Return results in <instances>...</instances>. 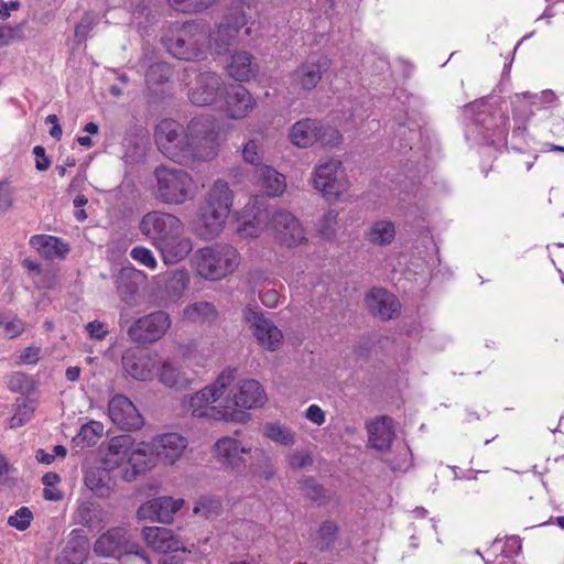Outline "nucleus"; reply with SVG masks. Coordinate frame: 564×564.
I'll use <instances>...</instances> for the list:
<instances>
[{
    "label": "nucleus",
    "instance_id": "e2e57ef3",
    "mask_svg": "<svg viewBox=\"0 0 564 564\" xmlns=\"http://www.w3.org/2000/svg\"><path fill=\"white\" fill-rule=\"evenodd\" d=\"M301 490L312 500H317L322 496L323 488L316 485L312 479H304L300 482Z\"/></svg>",
    "mask_w": 564,
    "mask_h": 564
},
{
    "label": "nucleus",
    "instance_id": "72a5a7b5",
    "mask_svg": "<svg viewBox=\"0 0 564 564\" xmlns=\"http://www.w3.org/2000/svg\"><path fill=\"white\" fill-rule=\"evenodd\" d=\"M132 451V436L122 434L109 440L104 463L108 468H117L128 463L129 453Z\"/></svg>",
    "mask_w": 564,
    "mask_h": 564
},
{
    "label": "nucleus",
    "instance_id": "2f4dec72",
    "mask_svg": "<svg viewBox=\"0 0 564 564\" xmlns=\"http://www.w3.org/2000/svg\"><path fill=\"white\" fill-rule=\"evenodd\" d=\"M245 213L246 216L252 217L245 219L238 228L239 235L243 238L259 237L271 224V214L267 208L247 206Z\"/></svg>",
    "mask_w": 564,
    "mask_h": 564
},
{
    "label": "nucleus",
    "instance_id": "680f3d73",
    "mask_svg": "<svg viewBox=\"0 0 564 564\" xmlns=\"http://www.w3.org/2000/svg\"><path fill=\"white\" fill-rule=\"evenodd\" d=\"M304 417L313 424L321 426L326 421V414L317 404H311L304 412Z\"/></svg>",
    "mask_w": 564,
    "mask_h": 564
},
{
    "label": "nucleus",
    "instance_id": "6e6d98bb",
    "mask_svg": "<svg viewBox=\"0 0 564 564\" xmlns=\"http://www.w3.org/2000/svg\"><path fill=\"white\" fill-rule=\"evenodd\" d=\"M104 434V425L100 422L91 421L80 429L79 436L87 445H95Z\"/></svg>",
    "mask_w": 564,
    "mask_h": 564
},
{
    "label": "nucleus",
    "instance_id": "864d4df0",
    "mask_svg": "<svg viewBox=\"0 0 564 564\" xmlns=\"http://www.w3.org/2000/svg\"><path fill=\"white\" fill-rule=\"evenodd\" d=\"M32 519V511L28 507H21L8 518V525L24 531L30 527Z\"/></svg>",
    "mask_w": 564,
    "mask_h": 564
},
{
    "label": "nucleus",
    "instance_id": "0eeeda50",
    "mask_svg": "<svg viewBox=\"0 0 564 564\" xmlns=\"http://www.w3.org/2000/svg\"><path fill=\"white\" fill-rule=\"evenodd\" d=\"M94 551L101 556L134 554L140 556L145 564H152L142 547L131 541V535L126 527H115L102 533L95 542Z\"/></svg>",
    "mask_w": 564,
    "mask_h": 564
},
{
    "label": "nucleus",
    "instance_id": "a211bd4d",
    "mask_svg": "<svg viewBox=\"0 0 564 564\" xmlns=\"http://www.w3.org/2000/svg\"><path fill=\"white\" fill-rule=\"evenodd\" d=\"M158 365L155 352L142 350H127L122 356L124 371L133 379L149 381L153 378Z\"/></svg>",
    "mask_w": 564,
    "mask_h": 564
},
{
    "label": "nucleus",
    "instance_id": "9d476101",
    "mask_svg": "<svg viewBox=\"0 0 564 564\" xmlns=\"http://www.w3.org/2000/svg\"><path fill=\"white\" fill-rule=\"evenodd\" d=\"M271 228L274 239L281 246L293 248L306 241V231L300 219L285 209L271 215Z\"/></svg>",
    "mask_w": 564,
    "mask_h": 564
},
{
    "label": "nucleus",
    "instance_id": "20e7f679",
    "mask_svg": "<svg viewBox=\"0 0 564 564\" xmlns=\"http://www.w3.org/2000/svg\"><path fill=\"white\" fill-rule=\"evenodd\" d=\"M158 198L165 204L181 205L196 195L192 175L181 169L161 165L154 171Z\"/></svg>",
    "mask_w": 564,
    "mask_h": 564
},
{
    "label": "nucleus",
    "instance_id": "393cba45",
    "mask_svg": "<svg viewBox=\"0 0 564 564\" xmlns=\"http://www.w3.org/2000/svg\"><path fill=\"white\" fill-rule=\"evenodd\" d=\"M128 465L131 470H126L123 478L131 481L137 475L143 474L156 464L155 455H153L150 442L135 443L132 437V451L129 453Z\"/></svg>",
    "mask_w": 564,
    "mask_h": 564
},
{
    "label": "nucleus",
    "instance_id": "58836bf2",
    "mask_svg": "<svg viewBox=\"0 0 564 564\" xmlns=\"http://www.w3.org/2000/svg\"><path fill=\"white\" fill-rule=\"evenodd\" d=\"M62 554L68 564H82L88 554L87 539L83 535H70Z\"/></svg>",
    "mask_w": 564,
    "mask_h": 564
},
{
    "label": "nucleus",
    "instance_id": "bf43d9fd",
    "mask_svg": "<svg viewBox=\"0 0 564 564\" xmlns=\"http://www.w3.org/2000/svg\"><path fill=\"white\" fill-rule=\"evenodd\" d=\"M132 272H120V274L117 276V290L118 292L124 296V295H133L138 291V285L130 280V274Z\"/></svg>",
    "mask_w": 564,
    "mask_h": 564
},
{
    "label": "nucleus",
    "instance_id": "a19ab883",
    "mask_svg": "<svg viewBox=\"0 0 564 564\" xmlns=\"http://www.w3.org/2000/svg\"><path fill=\"white\" fill-rule=\"evenodd\" d=\"M263 435L283 446H292L295 444V432L280 422L265 423L263 426Z\"/></svg>",
    "mask_w": 564,
    "mask_h": 564
},
{
    "label": "nucleus",
    "instance_id": "13d9d810",
    "mask_svg": "<svg viewBox=\"0 0 564 564\" xmlns=\"http://www.w3.org/2000/svg\"><path fill=\"white\" fill-rule=\"evenodd\" d=\"M286 462L290 468L300 470L313 463L312 456L305 451H295L288 455Z\"/></svg>",
    "mask_w": 564,
    "mask_h": 564
},
{
    "label": "nucleus",
    "instance_id": "1a4fd4ad",
    "mask_svg": "<svg viewBox=\"0 0 564 564\" xmlns=\"http://www.w3.org/2000/svg\"><path fill=\"white\" fill-rule=\"evenodd\" d=\"M140 232L156 247L171 235L184 231L183 221L174 214L152 210L143 215L139 223Z\"/></svg>",
    "mask_w": 564,
    "mask_h": 564
},
{
    "label": "nucleus",
    "instance_id": "6e6552de",
    "mask_svg": "<svg viewBox=\"0 0 564 564\" xmlns=\"http://www.w3.org/2000/svg\"><path fill=\"white\" fill-rule=\"evenodd\" d=\"M243 319L258 345L267 351H276L283 343L282 330L262 311L248 306L243 310Z\"/></svg>",
    "mask_w": 564,
    "mask_h": 564
},
{
    "label": "nucleus",
    "instance_id": "4be33fe9",
    "mask_svg": "<svg viewBox=\"0 0 564 564\" xmlns=\"http://www.w3.org/2000/svg\"><path fill=\"white\" fill-rule=\"evenodd\" d=\"M142 538L147 545L155 552L167 553L187 551L186 547L182 545L180 538L167 528L147 527L142 530Z\"/></svg>",
    "mask_w": 564,
    "mask_h": 564
},
{
    "label": "nucleus",
    "instance_id": "c03bdc74",
    "mask_svg": "<svg viewBox=\"0 0 564 564\" xmlns=\"http://www.w3.org/2000/svg\"><path fill=\"white\" fill-rule=\"evenodd\" d=\"M101 475L108 477L107 473L89 471L85 476L86 486L98 497L106 498L111 492L108 481H105Z\"/></svg>",
    "mask_w": 564,
    "mask_h": 564
},
{
    "label": "nucleus",
    "instance_id": "5701e85b",
    "mask_svg": "<svg viewBox=\"0 0 564 564\" xmlns=\"http://www.w3.org/2000/svg\"><path fill=\"white\" fill-rule=\"evenodd\" d=\"M254 186L268 197H280L286 191V177L271 165L254 170Z\"/></svg>",
    "mask_w": 564,
    "mask_h": 564
},
{
    "label": "nucleus",
    "instance_id": "2eb2a0df",
    "mask_svg": "<svg viewBox=\"0 0 564 564\" xmlns=\"http://www.w3.org/2000/svg\"><path fill=\"white\" fill-rule=\"evenodd\" d=\"M108 415L115 425L124 431H135L144 424L137 406L123 394H116L109 400Z\"/></svg>",
    "mask_w": 564,
    "mask_h": 564
},
{
    "label": "nucleus",
    "instance_id": "473e14b6",
    "mask_svg": "<svg viewBox=\"0 0 564 564\" xmlns=\"http://www.w3.org/2000/svg\"><path fill=\"white\" fill-rule=\"evenodd\" d=\"M162 299L165 302L178 301L186 291L189 283V274L185 269H176L166 272L162 278Z\"/></svg>",
    "mask_w": 564,
    "mask_h": 564
},
{
    "label": "nucleus",
    "instance_id": "e433bc0d",
    "mask_svg": "<svg viewBox=\"0 0 564 564\" xmlns=\"http://www.w3.org/2000/svg\"><path fill=\"white\" fill-rule=\"evenodd\" d=\"M158 379L164 387L175 390H185L192 383L182 368L170 360H165L161 365Z\"/></svg>",
    "mask_w": 564,
    "mask_h": 564
},
{
    "label": "nucleus",
    "instance_id": "aec40b11",
    "mask_svg": "<svg viewBox=\"0 0 564 564\" xmlns=\"http://www.w3.org/2000/svg\"><path fill=\"white\" fill-rule=\"evenodd\" d=\"M250 452L251 447L243 446L239 440L229 436L219 438L214 445L217 460L230 469L240 468L245 464L242 455Z\"/></svg>",
    "mask_w": 564,
    "mask_h": 564
},
{
    "label": "nucleus",
    "instance_id": "f3484780",
    "mask_svg": "<svg viewBox=\"0 0 564 564\" xmlns=\"http://www.w3.org/2000/svg\"><path fill=\"white\" fill-rule=\"evenodd\" d=\"M187 444V440L178 433L160 434L150 442L156 462H162L165 465H173L177 462Z\"/></svg>",
    "mask_w": 564,
    "mask_h": 564
},
{
    "label": "nucleus",
    "instance_id": "79ce46f5",
    "mask_svg": "<svg viewBox=\"0 0 564 564\" xmlns=\"http://www.w3.org/2000/svg\"><path fill=\"white\" fill-rule=\"evenodd\" d=\"M338 217L339 212L334 208H329L317 220L315 228L317 235L322 239L330 241L336 237L338 229Z\"/></svg>",
    "mask_w": 564,
    "mask_h": 564
},
{
    "label": "nucleus",
    "instance_id": "49530a36",
    "mask_svg": "<svg viewBox=\"0 0 564 564\" xmlns=\"http://www.w3.org/2000/svg\"><path fill=\"white\" fill-rule=\"evenodd\" d=\"M171 7L183 13H198L210 8L216 0H167Z\"/></svg>",
    "mask_w": 564,
    "mask_h": 564
},
{
    "label": "nucleus",
    "instance_id": "f704fd0d",
    "mask_svg": "<svg viewBox=\"0 0 564 564\" xmlns=\"http://www.w3.org/2000/svg\"><path fill=\"white\" fill-rule=\"evenodd\" d=\"M234 193L224 180H216L207 191L202 205L230 214Z\"/></svg>",
    "mask_w": 564,
    "mask_h": 564
},
{
    "label": "nucleus",
    "instance_id": "09e8293b",
    "mask_svg": "<svg viewBox=\"0 0 564 564\" xmlns=\"http://www.w3.org/2000/svg\"><path fill=\"white\" fill-rule=\"evenodd\" d=\"M242 159L246 163L253 165L256 169L264 165L262 144L260 141L251 139L242 148Z\"/></svg>",
    "mask_w": 564,
    "mask_h": 564
},
{
    "label": "nucleus",
    "instance_id": "5fc2aeb1",
    "mask_svg": "<svg viewBox=\"0 0 564 564\" xmlns=\"http://www.w3.org/2000/svg\"><path fill=\"white\" fill-rule=\"evenodd\" d=\"M130 257L137 261L138 263L144 265L150 270H155L158 267V261L153 254V252L143 246H137L130 251Z\"/></svg>",
    "mask_w": 564,
    "mask_h": 564
},
{
    "label": "nucleus",
    "instance_id": "dca6fc26",
    "mask_svg": "<svg viewBox=\"0 0 564 564\" xmlns=\"http://www.w3.org/2000/svg\"><path fill=\"white\" fill-rule=\"evenodd\" d=\"M224 91V112L229 119L242 120L258 106L253 95L242 85H231Z\"/></svg>",
    "mask_w": 564,
    "mask_h": 564
},
{
    "label": "nucleus",
    "instance_id": "f03ea898",
    "mask_svg": "<svg viewBox=\"0 0 564 564\" xmlns=\"http://www.w3.org/2000/svg\"><path fill=\"white\" fill-rule=\"evenodd\" d=\"M236 368L224 369L216 380L181 400L182 410L195 419L234 422L224 395L235 381Z\"/></svg>",
    "mask_w": 564,
    "mask_h": 564
},
{
    "label": "nucleus",
    "instance_id": "412c9836",
    "mask_svg": "<svg viewBox=\"0 0 564 564\" xmlns=\"http://www.w3.org/2000/svg\"><path fill=\"white\" fill-rule=\"evenodd\" d=\"M365 302L369 312L382 319L398 317L401 308L397 296L379 288L370 290L366 295Z\"/></svg>",
    "mask_w": 564,
    "mask_h": 564
},
{
    "label": "nucleus",
    "instance_id": "a878e982",
    "mask_svg": "<svg viewBox=\"0 0 564 564\" xmlns=\"http://www.w3.org/2000/svg\"><path fill=\"white\" fill-rule=\"evenodd\" d=\"M366 429L368 432V446L378 452H386L390 448L394 438L392 419L389 416L376 417L367 423Z\"/></svg>",
    "mask_w": 564,
    "mask_h": 564
},
{
    "label": "nucleus",
    "instance_id": "bb28decb",
    "mask_svg": "<svg viewBox=\"0 0 564 564\" xmlns=\"http://www.w3.org/2000/svg\"><path fill=\"white\" fill-rule=\"evenodd\" d=\"M229 214L202 205L196 232L205 240H212L223 231Z\"/></svg>",
    "mask_w": 564,
    "mask_h": 564
},
{
    "label": "nucleus",
    "instance_id": "c85d7f7f",
    "mask_svg": "<svg viewBox=\"0 0 564 564\" xmlns=\"http://www.w3.org/2000/svg\"><path fill=\"white\" fill-rule=\"evenodd\" d=\"M74 521L88 530L99 531L105 528L108 522V512L90 501H82L78 503L74 514Z\"/></svg>",
    "mask_w": 564,
    "mask_h": 564
},
{
    "label": "nucleus",
    "instance_id": "4468645a",
    "mask_svg": "<svg viewBox=\"0 0 564 564\" xmlns=\"http://www.w3.org/2000/svg\"><path fill=\"white\" fill-rule=\"evenodd\" d=\"M184 503V499H175L170 496L150 499L139 507L137 518L139 520L170 524L173 522L175 513L182 509Z\"/></svg>",
    "mask_w": 564,
    "mask_h": 564
},
{
    "label": "nucleus",
    "instance_id": "4d7b16f0",
    "mask_svg": "<svg viewBox=\"0 0 564 564\" xmlns=\"http://www.w3.org/2000/svg\"><path fill=\"white\" fill-rule=\"evenodd\" d=\"M100 22L98 14L86 12L75 25L74 35H88L89 32Z\"/></svg>",
    "mask_w": 564,
    "mask_h": 564
},
{
    "label": "nucleus",
    "instance_id": "052dcab7",
    "mask_svg": "<svg viewBox=\"0 0 564 564\" xmlns=\"http://www.w3.org/2000/svg\"><path fill=\"white\" fill-rule=\"evenodd\" d=\"M15 474V468L9 463L8 458L0 453V485H9Z\"/></svg>",
    "mask_w": 564,
    "mask_h": 564
},
{
    "label": "nucleus",
    "instance_id": "8fccbe9b",
    "mask_svg": "<svg viewBox=\"0 0 564 564\" xmlns=\"http://www.w3.org/2000/svg\"><path fill=\"white\" fill-rule=\"evenodd\" d=\"M34 411V402L31 400H23L22 403L19 404L18 411L9 420L8 427L18 429L24 425L32 419Z\"/></svg>",
    "mask_w": 564,
    "mask_h": 564
},
{
    "label": "nucleus",
    "instance_id": "0e129e2a",
    "mask_svg": "<svg viewBox=\"0 0 564 564\" xmlns=\"http://www.w3.org/2000/svg\"><path fill=\"white\" fill-rule=\"evenodd\" d=\"M13 203L12 191L7 182H0V210H8Z\"/></svg>",
    "mask_w": 564,
    "mask_h": 564
},
{
    "label": "nucleus",
    "instance_id": "423d86ee",
    "mask_svg": "<svg viewBox=\"0 0 564 564\" xmlns=\"http://www.w3.org/2000/svg\"><path fill=\"white\" fill-rule=\"evenodd\" d=\"M267 393L262 384L256 379H242L237 381V371L235 381L224 395L225 404L228 410L234 412V421L243 416L240 410H253L262 408L267 402Z\"/></svg>",
    "mask_w": 564,
    "mask_h": 564
},
{
    "label": "nucleus",
    "instance_id": "774afa93",
    "mask_svg": "<svg viewBox=\"0 0 564 564\" xmlns=\"http://www.w3.org/2000/svg\"><path fill=\"white\" fill-rule=\"evenodd\" d=\"M33 154L36 158V161H35L36 170L46 171L51 165V161L45 155V149L42 145H36L33 148Z\"/></svg>",
    "mask_w": 564,
    "mask_h": 564
},
{
    "label": "nucleus",
    "instance_id": "c9c22d12",
    "mask_svg": "<svg viewBox=\"0 0 564 564\" xmlns=\"http://www.w3.org/2000/svg\"><path fill=\"white\" fill-rule=\"evenodd\" d=\"M228 75L237 82H249L253 78L259 67L253 63V57L248 52H236L231 55V61L227 65Z\"/></svg>",
    "mask_w": 564,
    "mask_h": 564
},
{
    "label": "nucleus",
    "instance_id": "f257e3e1",
    "mask_svg": "<svg viewBox=\"0 0 564 564\" xmlns=\"http://www.w3.org/2000/svg\"><path fill=\"white\" fill-rule=\"evenodd\" d=\"M154 141L159 151L177 164L208 162L218 154L219 124L210 115L194 117L186 127L173 119H162L155 126Z\"/></svg>",
    "mask_w": 564,
    "mask_h": 564
},
{
    "label": "nucleus",
    "instance_id": "c756f323",
    "mask_svg": "<svg viewBox=\"0 0 564 564\" xmlns=\"http://www.w3.org/2000/svg\"><path fill=\"white\" fill-rule=\"evenodd\" d=\"M29 243L39 254L47 260L64 259L69 252V245L59 237L51 235H34Z\"/></svg>",
    "mask_w": 564,
    "mask_h": 564
},
{
    "label": "nucleus",
    "instance_id": "69168bd1",
    "mask_svg": "<svg viewBox=\"0 0 564 564\" xmlns=\"http://www.w3.org/2000/svg\"><path fill=\"white\" fill-rule=\"evenodd\" d=\"M40 348L26 347L19 355V361L23 365H34L39 361Z\"/></svg>",
    "mask_w": 564,
    "mask_h": 564
},
{
    "label": "nucleus",
    "instance_id": "4c0bfd02",
    "mask_svg": "<svg viewBox=\"0 0 564 564\" xmlns=\"http://www.w3.org/2000/svg\"><path fill=\"white\" fill-rule=\"evenodd\" d=\"M397 230L393 221L379 219L373 221L365 231L366 240L373 246H389L395 239Z\"/></svg>",
    "mask_w": 564,
    "mask_h": 564
},
{
    "label": "nucleus",
    "instance_id": "37998d69",
    "mask_svg": "<svg viewBox=\"0 0 564 564\" xmlns=\"http://www.w3.org/2000/svg\"><path fill=\"white\" fill-rule=\"evenodd\" d=\"M172 76V68L165 62L150 64L145 73V82L149 88L156 89L166 83Z\"/></svg>",
    "mask_w": 564,
    "mask_h": 564
},
{
    "label": "nucleus",
    "instance_id": "f8f14e48",
    "mask_svg": "<svg viewBox=\"0 0 564 564\" xmlns=\"http://www.w3.org/2000/svg\"><path fill=\"white\" fill-rule=\"evenodd\" d=\"M258 0H236L224 12L220 21L217 23V35H236L245 32L249 35L250 11L256 9Z\"/></svg>",
    "mask_w": 564,
    "mask_h": 564
},
{
    "label": "nucleus",
    "instance_id": "338daca9",
    "mask_svg": "<svg viewBox=\"0 0 564 564\" xmlns=\"http://www.w3.org/2000/svg\"><path fill=\"white\" fill-rule=\"evenodd\" d=\"M258 452L260 453L262 462V467L261 470L259 471V475L264 479H271L275 474V469L271 463V458L264 451L259 449Z\"/></svg>",
    "mask_w": 564,
    "mask_h": 564
},
{
    "label": "nucleus",
    "instance_id": "de8ad7c7",
    "mask_svg": "<svg viewBox=\"0 0 564 564\" xmlns=\"http://www.w3.org/2000/svg\"><path fill=\"white\" fill-rule=\"evenodd\" d=\"M319 131L317 143L324 148H335L343 142V135L338 129L333 126L324 124L319 121Z\"/></svg>",
    "mask_w": 564,
    "mask_h": 564
},
{
    "label": "nucleus",
    "instance_id": "3c124183",
    "mask_svg": "<svg viewBox=\"0 0 564 564\" xmlns=\"http://www.w3.org/2000/svg\"><path fill=\"white\" fill-rule=\"evenodd\" d=\"M337 530L338 528L335 522H323L317 532L316 546L322 551L328 549L336 539Z\"/></svg>",
    "mask_w": 564,
    "mask_h": 564
},
{
    "label": "nucleus",
    "instance_id": "7c9ffc66",
    "mask_svg": "<svg viewBox=\"0 0 564 564\" xmlns=\"http://www.w3.org/2000/svg\"><path fill=\"white\" fill-rule=\"evenodd\" d=\"M319 121L305 118L296 121L289 130L290 142L300 149H306L317 143Z\"/></svg>",
    "mask_w": 564,
    "mask_h": 564
},
{
    "label": "nucleus",
    "instance_id": "cd10ccee",
    "mask_svg": "<svg viewBox=\"0 0 564 564\" xmlns=\"http://www.w3.org/2000/svg\"><path fill=\"white\" fill-rule=\"evenodd\" d=\"M166 51L175 58L194 61L202 58L205 51L197 37H161Z\"/></svg>",
    "mask_w": 564,
    "mask_h": 564
},
{
    "label": "nucleus",
    "instance_id": "9b49d317",
    "mask_svg": "<svg viewBox=\"0 0 564 564\" xmlns=\"http://www.w3.org/2000/svg\"><path fill=\"white\" fill-rule=\"evenodd\" d=\"M170 327V315L164 311H156L135 321L129 327L128 335L137 343H153L161 339Z\"/></svg>",
    "mask_w": 564,
    "mask_h": 564
},
{
    "label": "nucleus",
    "instance_id": "603ef678",
    "mask_svg": "<svg viewBox=\"0 0 564 564\" xmlns=\"http://www.w3.org/2000/svg\"><path fill=\"white\" fill-rule=\"evenodd\" d=\"M0 325L3 327L4 333L9 338H15L25 330L24 322L13 315H0Z\"/></svg>",
    "mask_w": 564,
    "mask_h": 564
},
{
    "label": "nucleus",
    "instance_id": "6ab92c4d",
    "mask_svg": "<svg viewBox=\"0 0 564 564\" xmlns=\"http://www.w3.org/2000/svg\"><path fill=\"white\" fill-rule=\"evenodd\" d=\"M329 66L330 61L324 56L307 61L291 74V84L297 89L312 90L318 85Z\"/></svg>",
    "mask_w": 564,
    "mask_h": 564
},
{
    "label": "nucleus",
    "instance_id": "ddd939ff",
    "mask_svg": "<svg viewBox=\"0 0 564 564\" xmlns=\"http://www.w3.org/2000/svg\"><path fill=\"white\" fill-rule=\"evenodd\" d=\"M225 90V82L214 72H203L196 75L188 88V99L197 107L213 105Z\"/></svg>",
    "mask_w": 564,
    "mask_h": 564
},
{
    "label": "nucleus",
    "instance_id": "7ed1b4c3",
    "mask_svg": "<svg viewBox=\"0 0 564 564\" xmlns=\"http://www.w3.org/2000/svg\"><path fill=\"white\" fill-rule=\"evenodd\" d=\"M240 259L234 246L215 243L196 250L191 262L195 273L200 278L219 281L237 270Z\"/></svg>",
    "mask_w": 564,
    "mask_h": 564
},
{
    "label": "nucleus",
    "instance_id": "39448f33",
    "mask_svg": "<svg viewBox=\"0 0 564 564\" xmlns=\"http://www.w3.org/2000/svg\"><path fill=\"white\" fill-rule=\"evenodd\" d=\"M312 184L328 200L340 199L350 187L343 162L337 159L318 163L312 173Z\"/></svg>",
    "mask_w": 564,
    "mask_h": 564
},
{
    "label": "nucleus",
    "instance_id": "a18cd8bd",
    "mask_svg": "<svg viewBox=\"0 0 564 564\" xmlns=\"http://www.w3.org/2000/svg\"><path fill=\"white\" fill-rule=\"evenodd\" d=\"M223 503L219 499L204 496L200 497L193 509L195 514H199L206 519L218 516L221 511Z\"/></svg>",
    "mask_w": 564,
    "mask_h": 564
},
{
    "label": "nucleus",
    "instance_id": "b1692460",
    "mask_svg": "<svg viewBox=\"0 0 564 564\" xmlns=\"http://www.w3.org/2000/svg\"><path fill=\"white\" fill-rule=\"evenodd\" d=\"M165 264H176L184 259L193 250V242L189 237L184 235V231H178L166 238V241H162L155 247Z\"/></svg>",
    "mask_w": 564,
    "mask_h": 564
},
{
    "label": "nucleus",
    "instance_id": "ea45409f",
    "mask_svg": "<svg viewBox=\"0 0 564 564\" xmlns=\"http://www.w3.org/2000/svg\"><path fill=\"white\" fill-rule=\"evenodd\" d=\"M183 316L189 322H214L217 316V310L209 302H195L187 305L183 311Z\"/></svg>",
    "mask_w": 564,
    "mask_h": 564
}]
</instances>
